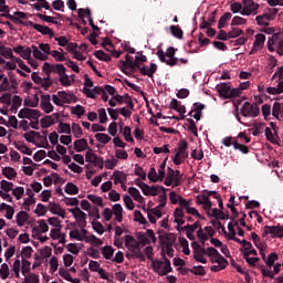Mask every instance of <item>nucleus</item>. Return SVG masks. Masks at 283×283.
Wrapping results in <instances>:
<instances>
[{
	"instance_id": "f257e3e1",
	"label": "nucleus",
	"mask_w": 283,
	"mask_h": 283,
	"mask_svg": "<svg viewBox=\"0 0 283 283\" xmlns=\"http://www.w3.org/2000/svg\"><path fill=\"white\" fill-rule=\"evenodd\" d=\"M143 63H147V55H144L143 52H137V55L135 56V64L138 65L137 72H139L142 76L154 78V74L158 72V65L156 63H150V66L148 67Z\"/></svg>"
},
{
	"instance_id": "f03ea898",
	"label": "nucleus",
	"mask_w": 283,
	"mask_h": 283,
	"mask_svg": "<svg viewBox=\"0 0 283 283\" xmlns=\"http://www.w3.org/2000/svg\"><path fill=\"white\" fill-rule=\"evenodd\" d=\"M208 258H210L212 264H217L210 266V271H212L213 273L224 271V269L229 266V261L224 259V256H222V254H220V252H218V250L213 247L209 248Z\"/></svg>"
},
{
	"instance_id": "7ed1b4c3",
	"label": "nucleus",
	"mask_w": 283,
	"mask_h": 283,
	"mask_svg": "<svg viewBox=\"0 0 283 283\" xmlns=\"http://www.w3.org/2000/svg\"><path fill=\"white\" fill-rule=\"evenodd\" d=\"M156 55L161 63H166L169 67H176V65H180L178 63V57H176V49L174 46H169L166 53L163 50H158Z\"/></svg>"
},
{
	"instance_id": "20e7f679",
	"label": "nucleus",
	"mask_w": 283,
	"mask_h": 283,
	"mask_svg": "<svg viewBox=\"0 0 283 283\" xmlns=\"http://www.w3.org/2000/svg\"><path fill=\"white\" fill-rule=\"evenodd\" d=\"M187 149H189V144L187 140H180L178 144V149H175V156L172 157L174 165H180L182 160L189 158V153Z\"/></svg>"
},
{
	"instance_id": "39448f33",
	"label": "nucleus",
	"mask_w": 283,
	"mask_h": 283,
	"mask_svg": "<svg viewBox=\"0 0 283 283\" xmlns=\"http://www.w3.org/2000/svg\"><path fill=\"white\" fill-rule=\"evenodd\" d=\"M126 60L119 61V70H122L126 76H129L130 74H135V72H138V65H136V60H134L129 54H126Z\"/></svg>"
},
{
	"instance_id": "423d86ee",
	"label": "nucleus",
	"mask_w": 283,
	"mask_h": 283,
	"mask_svg": "<svg viewBox=\"0 0 283 283\" xmlns=\"http://www.w3.org/2000/svg\"><path fill=\"white\" fill-rule=\"evenodd\" d=\"M153 269L155 273H158V275L165 276L167 273H171L174 269L171 268V261L167 259V256L164 255V262L163 261H153Z\"/></svg>"
},
{
	"instance_id": "0eeeda50",
	"label": "nucleus",
	"mask_w": 283,
	"mask_h": 283,
	"mask_svg": "<svg viewBox=\"0 0 283 283\" xmlns=\"http://www.w3.org/2000/svg\"><path fill=\"white\" fill-rule=\"evenodd\" d=\"M182 180V175L180 174V170H174L172 168L168 167L167 176L164 180V185L166 187H180V182Z\"/></svg>"
},
{
	"instance_id": "6e6552de",
	"label": "nucleus",
	"mask_w": 283,
	"mask_h": 283,
	"mask_svg": "<svg viewBox=\"0 0 283 283\" xmlns=\"http://www.w3.org/2000/svg\"><path fill=\"white\" fill-rule=\"evenodd\" d=\"M241 114L245 118H255L260 116V106L258 105V103L251 104L249 102H245L241 107Z\"/></svg>"
},
{
	"instance_id": "1a4fd4ad",
	"label": "nucleus",
	"mask_w": 283,
	"mask_h": 283,
	"mask_svg": "<svg viewBox=\"0 0 283 283\" xmlns=\"http://www.w3.org/2000/svg\"><path fill=\"white\" fill-rule=\"evenodd\" d=\"M42 72H44V74H59L60 76L64 74V72H66L65 65L63 64H52L49 62H45L42 66Z\"/></svg>"
},
{
	"instance_id": "9d476101",
	"label": "nucleus",
	"mask_w": 283,
	"mask_h": 283,
	"mask_svg": "<svg viewBox=\"0 0 283 283\" xmlns=\"http://www.w3.org/2000/svg\"><path fill=\"white\" fill-rule=\"evenodd\" d=\"M18 117L28 118V120H39L41 118V111L24 107L19 111Z\"/></svg>"
},
{
	"instance_id": "9b49d317",
	"label": "nucleus",
	"mask_w": 283,
	"mask_h": 283,
	"mask_svg": "<svg viewBox=\"0 0 283 283\" xmlns=\"http://www.w3.org/2000/svg\"><path fill=\"white\" fill-rule=\"evenodd\" d=\"M70 213L77 220L78 227L85 229L87 227V214L81 210V208L75 207L69 209Z\"/></svg>"
},
{
	"instance_id": "f8f14e48",
	"label": "nucleus",
	"mask_w": 283,
	"mask_h": 283,
	"mask_svg": "<svg viewBox=\"0 0 283 283\" xmlns=\"http://www.w3.org/2000/svg\"><path fill=\"white\" fill-rule=\"evenodd\" d=\"M272 234V238H282L283 233V226H265L263 227V238H266V235Z\"/></svg>"
},
{
	"instance_id": "ddd939ff",
	"label": "nucleus",
	"mask_w": 283,
	"mask_h": 283,
	"mask_svg": "<svg viewBox=\"0 0 283 283\" xmlns=\"http://www.w3.org/2000/svg\"><path fill=\"white\" fill-rule=\"evenodd\" d=\"M266 41V35L263 33H258L255 35V41L249 54H255L258 51L264 48V42Z\"/></svg>"
},
{
	"instance_id": "4468645a",
	"label": "nucleus",
	"mask_w": 283,
	"mask_h": 283,
	"mask_svg": "<svg viewBox=\"0 0 283 283\" xmlns=\"http://www.w3.org/2000/svg\"><path fill=\"white\" fill-rule=\"evenodd\" d=\"M28 24L33 28V30H36V32H40V34L50 36L52 39L54 36V31L50 29V27H43L41 24H36L32 21H29Z\"/></svg>"
},
{
	"instance_id": "2eb2a0df",
	"label": "nucleus",
	"mask_w": 283,
	"mask_h": 283,
	"mask_svg": "<svg viewBox=\"0 0 283 283\" xmlns=\"http://www.w3.org/2000/svg\"><path fill=\"white\" fill-rule=\"evenodd\" d=\"M50 95H41V104L40 107L43 109L45 114H51V112H54V105H52Z\"/></svg>"
},
{
	"instance_id": "dca6fc26",
	"label": "nucleus",
	"mask_w": 283,
	"mask_h": 283,
	"mask_svg": "<svg viewBox=\"0 0 283 283\" xmlns=\"http://www.w3.org/2000/svg\"><path fill=\"white\" fill-rule=\"evenodd\" d=\"M38 224L39 227H33L32 229V238H36V235H41V233H48L50 231V227L45 223V220H39Z\"/></svg>"
},
{
	"instance_id": "f3484780",
	"label": "nucleus",
	"mask_w": 283,
	"mask_h": 283,
	"mask_svg": "<svg viewBox=\"0 0 283 283\" xmlns=\"http://www.w3.org/2000/svg\"><path fill=\"white\" fill-rule=\"evenodd\" d=\"M260 9V4L255 2H251L250 4H244L241 9L242 17H250V14H258V10Z\"/></svg>"
},
{
	"instance_id": "a211bd4d",
	"label": "nucleus",
	"mask_w": 283,
	"mask_h": 283,
	"mask_svg": "<svg viewBox=\"0 0 283 283\" xmlns=\"http://www.w3.org/2000/svg\"><path fill=\"white\" fill-rule=\"evenodd\" d=\"M54 118L55 120H59V113H53L52 115H46L41 118V127L43 129H48V127H52L54 125Z\"/></svg>"
},
{
	"instance_id": "6ab92c4d",
	"label": "nucleus",
	"mask_w": 283,
	"mask_h": 283,
	"mask_svg": "<svg viewBox=\"0 0 283 283\" xmlns=\"http://www.w3.org/2000/svg\"><path fill=\"white\" fill-rule=\"evenodd\" d=\"M192 253L196 262H200L201 264H207V259H205V255H209V248L208 249L201 248L199 250L193 251Z\"/></svg>"
},
{
	"instance_id": "aec40b11",
	"label": "nucleus",
	"mask_w": 283,
	"mask_h": 283,
	"mask_svg": "<svg viewBox=\"0 0 283 283\" xmlns=\"http://www.w3.org/2000/svg\"><path fill=\"white\" fill-rule=\"evenodd\" d=\"M49 211L53 213V216H60L63 220H65V209L61 208V205L56 202L49 203Z\"/></svg>"
},
{
	"instance_id": "412c9836",
	"label": "nucleus",
	"mask_w": 283,
	"mask_h": 283,
	"mask_svg": "<svg viewBox=\"0 0 283 283\" xmlns=\"http://www.w3.org/2000/svg\"><path fill=\"white\" fill-rule=\"evenodd\" d=\"M169 109H174L175 112H178V114H187V107H185V105L180 104V102L176 98H172L170 101Z\"/></svg>"
},
{
	"instance_id": "4be33fe9",
	"label": "nucleus",
	"mask_w": 283,
	"mask_h": 283,
	"mask_svg": "<svg viewBox=\"0 0 283 283\" xmlns=\"http://www.w3.org/2000/svg\"><path fill=\"white\" fill-rule=\"evenodd\" d=\"M105 92L103 86H95L93 90L84 87V94H86L87 98H96V95H101Z\"/></svg>"
},
{
	"instance_id": "5701e85b",
	"label": "nucleus",
	"mask_w": 283,
	"mask_h": 283,
	"mask_svg": "<svg viewBox=\"0 0 283 283\" xmlns=\"http://www.w3.org/2000/svg\"><path fill=\"white\" fill-rule=\"evenodd\" d=\"M113 178L115 185H125V182H127V175L120 170H115Z\"/></svg>"
},
{
	"instance_id": "b1692460",
	"label": "nucleus",
	"mask_w": 283,
	"mask_h": 283,
	"mask_svg": "<svg viewBox=\"0 0 283 283\" xmlns=\"http://www.w3.org/2000/svg\"><path fill=\"white\" fill-rule=\"evenodd\" d=\"M230 90H231V85L227 83H221L217 85V92L222 98H227V96H229Z\"/></svg>"
},
{
	"instance_id": "393cba45",
	"label": "nucleus",
	"mask_w": 283,
	"mask_h": 283,
	"mask_svg": "<svg viewBox=\"0 0 283 283\" xmlns=\"http://www.w3.org/2000/svg\"><path fill=\"white\" fill-rule=\"evenodd\" d=\"M161 244H172L176 242V234L174 233H164L159 235Z\"/></svg>"
},
{
	"instance_id": "a878e982",
	"label": "nucleus",
	"mask_w": 283,
	"mask_h": 283,
	"mask_svg": "<svg viewBox=\"0 0 283 283\" xmlns=\"http://www.w3.org/2000/svg\"><path fill=\"white\" fill-rule=\"evenodd\" d=\"M57 96L62 102V105H70V103H72V98H74V94H67L65 91L57 92Z\"/></svg>"
},
{
	"instance_id": "bb28decb",
	"label": "nucleus",
	"mask_w": 283,
	"mask_h": 283,
	"mask_svg": "<svg viewBox=\"0 0 283 283\" xmlns=\"http://www.w3.org/2000/svg\"><path fill=\"white\" fill-rule=\"evenodd\" d=\"M113 216H115L116 222H123V206L120 203H115L113 206Z\"/></svg>"
},
{
	"instance_id": "cd10ccee",
	"label": "nucleus",
	"mask_w": 283,
	"mask_h": 283,
	"mask_svg": "<svg viewBox=\"0 0 283 283\" xmlns=\"http://www.w3.org/2000/svg\"><path fill=\"white\" fill-rule=\"evenodd\" d=\"M30 220V214L25 211H20L17 214V224L18 227H23Z\"/></svg>"
},
{
	"instance_id": "c85d7f7f",
	"label": "nucleus",
	"mask_w": 283,
	"mask_h": 283,
	"mask_svg": "<svg viewBox=\"0 0 283 283\" xmlns=\"http://www.w3.org/2000/svg\"><path fill=\"white\" fill-rule=\"evenodd\" d=\"M88 148L87 139L82 138L74 142L75 151H85Z\"/></svg>"
},
{
	"instance_id": "c756f323",
	"label": "nucleus",
	"mask_w": 283,
	"mask_h": 283,
	"mask_svg": "<svg viewBox=\"0 0 283 283\" xmlns=\"http://www.w3.org/2000/svg\"><path fill=\"white\" fill-rule=\"evenodd\" d=\"M129 251L133 253L132 258H135L136 260H139L140 262H145V254L143 253V251H140V243Z\"/></svg>"
},
{
	"instance_id": "7c9ffc66",
	"label": "nucleus",
	"mask_w": 283,
	"mask_h": 283,
	"mask_svg": "<svg viewBox=\"0 0 283 283\" xmlns=\"http://www.w3.org/2000/svg\"><path fill=\"white\" fill-rule=\"evenodd\" d=\"M41 87L48 92L52 85H54V80H52V76L50 74H45V77L42 78V82H40Z\"/></svg>"
},
{
	"instance_id": "2f4dec72",
	"label": "nucleus",
	"mask_w": 283,
	"mask_h": 283,
	"mask_svg": "<svg viewBox=\"0 0 283 283\" xmlns=\"http://www.w3.org/2000/svg\"><path fill=\"white\" fill-rule=\"evenodd\" d=\"M280 114L283 117V103L275 102L272 106V116L280 118Z\"/></svg>"
},
{
	"instance_id": "473e14b6",
	"label": "nucleus",
	"mask_w": 283,
	"mask_h": 283,
	"mask_svg": "<svg viewBox=\"0 0 283 283\" xmlns=\"http://www.w3.org/2000/svg\"><path fill=\"white\" fill-rule=\"evenodd\" d=\"M140 242H137L136 239L132 235H126L125 237V247L128 249V251H132V249H136Z\"/></svg>"
},
{
	"instance_id": "72a5a7b5",
	"label": "nucleus",
	"mask_w": 283,
	"mask_h": 283,
	"mask_svg": "<svg viewBox=\"0 0 283 283\" xmlns=\"http://www.w3.org/2000/svg\"><path fill=\"white\" fill-rule=\"evenodd\" d=\"M35 17H38V19H41V21H45V23H53V25H61V23L59 21H56V18H54L52 15L36 13Z\"/></svg>"
},
{
	"instance_id": "f704fd0d",
	"label": "nucleus",
	"mask_w": 283,
	"mask_h": 283,
	"mask_svg": "<svg viewBox=\"0 0 283 283\" xmlns=\"http://www.w3.org/2000/svg\"><path fill=\"white\" fill-rule=\"evenodd\" d=\"M2 176H4V178H8V180H14V178L17 177V170H14V168L12 167H4L2 169Z\"/></svg>"
},
{
	"instance_id": "c9c22d12",
	"label": "nucleus",
	"mask_w": 283,
	"mask_h": 283,
	"mask_svg": "<svg viewBox=\"0 0 283 283\" xmlns=\"http://www.w3.org/2000/svg\"><path fill=\"white\" fill-rule=\"evenodd\" d=\"M115 251L116 250L112 248V245H105L102 248V255L105 258V260H112Z\"/></svg>"
},
{
	"instance_id": "e433bc0d",
	"label": "nucleus",
	"mask_w": 283,
	"mask_h": 283,
	"mask_svg": "<svg viewBox=\"0 0 283 283\" xmlns=\"http://www.w3.org/2000/svg\"><path fill=\"white\" fill-rule=\"evenodd\" d=\"M128 193L132 195V197L134 198V200H136V202H143V200H145V198H143V196L140 195V190L137 188L129 187Z\"/></svg>"
},
{
	"instance_id": "4c0bfd02",
	"label": "nucleus",
	"mask_w": 283,
	"mask_h": 283,
	"mask_svg": "<svg viewBox=\"0 0 283 283\" xmlns=\"http://www.w3.org/2000/svg\"><path fill=\"white\" fill-rule=\"evenodd\" d=\"M64 191L69 196H76L78 195V186L74 185L73 182H67L64 188Z\"/></svg>"
},
{
	"instance_id": "58836bf2",
	"label": "nucleus",
	"mask_w": 283,
	"mask_h": 283,
	"mask_svg": "<svg viewBox=\"0 0 283 283\" xmlns=\"http://www.w3.org/2000/svg\"><path fill=\"white\" fill-rule=\"evenodd\" d=\"M14 147L15 149H18V151H21V154H25L27 156H32V149H30V147H28L23 143L21 142L14 143Z\"/></svg>"
},
{
	"instance_id": "ea45409f",
	"label": "nucleus",
	"mask_w": 283,
	"mask_h": 283,
	"mask_svg": "<svg viewBox=\"0 0 283 283\" xmlns=\"http://www.w3.org/2000/svg\"><path fill=\"white\" fill-rule=\"evenodd\" d=\"M60 51L53 50L51 51V56L55 59V61L63 63V61H67L65 54L63 53V49H59Z\"/></svg>"
},
{
	"instance_id": "a19ab883",
	"label": "nucleus",
	"mask_w": 283,
	"mask_h": 283,
	"mask_svg": "<svg viewBox=\"0 0 283 283\" xmlns=\"http://www.w3.org/2000/svg\"><path fill=\"white\" fill-rule=\"evenodd\" d=\"M94 56L98 59V61H104V63H109L112 61V56L105 53L103 50H98L94 52Z\"/></svg>"
},
{
	"instance_id": "79ce46f5",
	"label": "nucleus",
	"mask_w": 283,
	"mask_h": 283,
	"mask_svg": "<svg viewBox=\"0 0 283 283\" xmlns=\"http://www.w3.org/2000/svg\"><path fill=\"white\" fill-rule=\"evenodd\" d=\"M41 133L35 130H30L29 133L23 134V138L27 140V143H34V138H40Z\"/></svg>"
},
{
	"instance_id": "37998d69",
	"label": "nucleus",
	"mask_w": 283,
	"mask_h": 283,
	"mask_svg": "<svg viewBox=\"0 0 283 283\" xmlns=\"http://www.w3.org/2000/svg\"><path fill=\"white\" fill-rule=\"evenodd\" d=\"M265 138H266V140L272 143L273 145H279L277 135L276 134L274 135L273 130H271V128H269V127L265 128Z\"/></svg>"
},
{
	"instance_id": "c03bdc74",
	"label": "nucleus",
	"mask_w": 283,
	"mask_h": 283,
	"mask_svg": "<svg viewBox=\"0 0 283 283\" xmlns=\"http://www.w3.org/2000/svg\"><path fill=\"white\" fill-rule=\"evenodd\" d=\"M231 17H233V14H231V12H226L224 14L221 15V18L219 19V22H218L219 30H222V28H226L227 21L229 19H231Z\"/></svg>"
},
{
	"instance_id": "a18cd8bd",
	"label": "nucleus",
	"mask_w": 283,
	"mask_h": 283,
	"mask_svg": "<svg viewBox=\"0 0 283 283\" xmlns=\"http://www.w3.org/2000/svg\"><path fill=\"white\" fill-rule=\"evenodd\" d=\"M33 8H35L38 12H41L42 8H44V10H51L50 2H48L46 0H39L36 3L33 4Z\"/></svg>"
},
{
	"instance_id": "49530a36",
	"label": "nucleus",
	"mask_w": 283,
	"mask_h": 283,
	"mask_svg": "<svg viewBox=\"0 0 283 283\" xmlns=\"http://www.w3.org/2000/svg\"><path fill=\"white\" fill-rule=\"evenodd\" d=\"M32 50L34 59H38L39 61H48V55L43 54V52H41L36 45L33 44Z\"/></svg>"
},
{
	"instance_id": "de8ad7c7",
	"label": "nucleus",
	"mask_w": 283,
	"mask_h": 283,
	"mask_svg": "<svg viewBox=\"0 0 283 283\" xmlns=\"http://www.w3.org/2000/svg\"><path fill=\"white\" fill-rule=\"evenodd\" d=\"M95 138L98 143H102V145H107L109 140H112V137L105 133H97L95 134Z\"/></svg>"
},
{
	"instance_id": "09e8293b",
	"label": "nucleus",
	"mask_w": 283,
	"mask_h": 283,
	"mask_svg": "<svg viewBox=\"0 0 283 283\" xmlns=\"http://www.w3.org/2000/svg\"><path fill=\"white\" fill-rule=\"evenodd\" d=\"M190 273H192L193 275H200L201 277H205V275H207V271H205V266L202 265L192 266Z\"/></svg>"
},
{
	"instance_id": "8fccbe9b",
	"label": "nucleus",
	"mask_w": 283,
	"mask_h": 283,
	"mask_svg": "<svg viewBox=\"0 0 283 283\" xmlns=\"http://www.w3.org/2000/svg\"><path fill=\"white\" fill-rule=\"evenodd\" d=\"M0 54L4 59H14V54L12 53V49L8 46H0Z\"/></svg>"
},
{
	"instance_id": "3c124183",
	"label": "nucleus",
	"mask_w": 283,
	"mask_h": 283,
	"mask_svg": "<svg viewBox=\"0 0 283 283\" xmlns=\"http://www.w3.org/2000/svg\"><path fill=\"white\" fill-rule=\"evenodd\" d=\"M10 276V266H8V263H3L0 268V277L1 280H8Z\"/></svg>"
},
{
	"instance_id": "603ef678",
	"label": "nucleus",
	"mask_w": 283,
	"mask_h": 283,
	"mask_svg": "<svg viewBox=\"0 0 283 283\" xmlns=\"http://www.w3.org/2000/svg\"><path fill=\"white\" fill-rule=\"evenodd\" d=\"M92 227L96 233L99 235H103L105 233V228L103 227V223L99 221L93 220L92 221Z\"/></svg>"
},
{
	"instance_id": "864d4df0",
	"label": "nucleus",
	"mask_w": 283,
	"mask_h": 283,
	"mask_svg": "<svg viewBox=\"0 0 283 283\" xmlns=\"http://www.w3.org/2000/svg\"><path fill=\"white\" fill-rule=\"evenodd\" d=\"M24 107H39V95H34V98H25Z\"/></svg>"
},
{
	"instance_id": "5fc2aeb1",
	"label": "nucleus",
	"mask_w": 283,
	"mask_h": 283,
	"mask_svg": "<svg viewBox=\"0 0 283 283\" xmlns=\"http://www.w3.org/2000/svg\"><path fill=\"white\" fill-rule=\"evenodd\" d=\"M87 199L91 200V202H93V205H97V207H105V205L103 203V198L96 196V195H87Z\"/></svg>"
},
{
	"instance_id": "6e6d98bb",
	"label": "nucleus",
	"mask_w": 283,
	"mask_h": 283,
	"mask_svg": "<svg viewBox=\"0 0 283 283\" xmlns=\"http://www.w3.org/2000/svg\"><path fill=\"white\" fill-rule=\"evenodd\" d=\"M59 128V134H72V126L67 123L60 122Z\"/></svg>"
},
{
	"instance_id": "4d7b16f0",
	"label": "nucleus",
	"mask_w": 283,
	"mask_h": 283,
	"mask_svg": "<svg viewBox=\"0 0 283 283\" xmlns=\"http://www.w3.org/2000/svg\"><path fill=\"white\" fill-rule=\"evenodd\" d=\"M170 32L172 34V36H175L176 39H182V29H180V27L178 25H170Z\"/></svg>"
},
{
	"instance_id": "13d9d810",
	"label": "nucleus",
	"mask_w": 283,
	"mask_h": 283,
	"mask_svg": "<svg viewBox=\"0 0 283 283\" xmlns=\"http://www.w3.org/2000/svg\"><path fill=\"white\" fill-rule=\"evenodd\" d=\"M147 178L148 180H150V182H158V180H160V177L158 176V172H156V168L154 167L149 169Z\"/></svg>"
},
{
	"instance_id": "bf43d9fd",
	"label": "nucleus",
	"mask_w": 283,
	"mask_h": 283,
	"mask_svg": "<svg viewBox=\"0 0 283 283\" xmlns=\"http://www.w3.org/2000/svg\"><path fill=\"white\" fill-rule=\"evenodd\" d=\"M135 176H138V178L143 180H147V172L138 164L135 165Z\"/></svg>"
},
{
	"instance_id": "052dcab7",
	"label": "nucleus",
	"mask_w": 283,
	"mask_h": 283,
	"mask_svg": "<svg viewBox=\"0 0 283 283\" xmlns=\"http://www.w3.org/2000/svg\"><path fill=\"white\" fill-rule=\"evenodd\" d=\"M277 260H279L277 253L272 252L269 254L268 259H265V264L270 268L274 266V264H275V262H277Z\"/></svg>"
},
{
	"instance_id": "680f3d73",
	"label": "nucleus",
	"mask_w": 283,
	"mask_h": 283,
	"mask_svg": "<svg viewBox=\"0 0 283 283\" xmlns=\"http://www.w3.org/2000/svg\"><path fill=\"white\" fill-rule=\"evenodd\" d=\"M59 81L63 87H70L72 85V81H70V75L65 72L64 74L60 75Z\"/></svg>"
},
{
	"instance_id": "e2e57ef3",
	"label": "nucleus",
	"mask_w": 283,
	"mask_h": 283,
	"mask_svg": "<svg viewBox=\"0 0 283 283\" xmlns=\"http://www.w3.org/2000/svg\"><path fill=\"white\" fill-rule=\"evenodd\" d=\"M269 21H271V15L263 14L256 17V23L258 25H269Z\"/></svg>"
},
{
	"instance_id": "0e129e2a",
	"label": "nucleus",
	"mask_w": 283,
	"mask_h": 283,
	"mask_svg": "<svg viewBox=\"0 0 283 283\" xmlns=\"http://www.w3.org/2000/svg\"><path fill=\"white\" fill-rule=\"evenodd\" d=\"M71 114H75L77 118H81V116H85V107H83L82 105H76L72 108Z\"/></svg>"
},
{
	"instance_id": "69168bd1",
	"label": "nucleus",
	"mask_w": 283,
	"mask_h": 283,
	"mask_svg": "<svg viewBox=\"0 0 283 283\" xmlns=\"http://www.w3.org/2000/svg\"><path fill=\"white\" fill-rule=\"evenodd\" d=\"M134 218H135V222H139V224H147V219H145L140 210L134 211Z\"/></svg>"
},
{
	"instance_id": "338daca9",
	"label": "nucleus",
	"mask_w": 283,
	"mask_h": 283,
	"mask_svg": "<svg viewBox=\"0 0 283 283\" xmlns=\"http://www.w3.org/2000/svg\"><path fill=\"white\" fill-rule=\"evenodd\" d=\"M72 132L75 136V138H81L83 136V128L81 127V125L73 123L72 124Z\"/></svg>"
},
{
	"instance_id": "774afa93",
	"label": "nucleus",
	"mask_w": 283,
	"mask_h": 283,
	"mask_svg": "<svg viewBox=\"0 0 283 283\" xmlns=\"http://www.w3.org/2000/svg\"><path fill=\"white\" fill-rule=\"evenodd\" d=\"M39 282H40L39 275H36L35 273H31L29 274V276L24 279L23 283H39Z\"/></svg>"
}]
</instances>
